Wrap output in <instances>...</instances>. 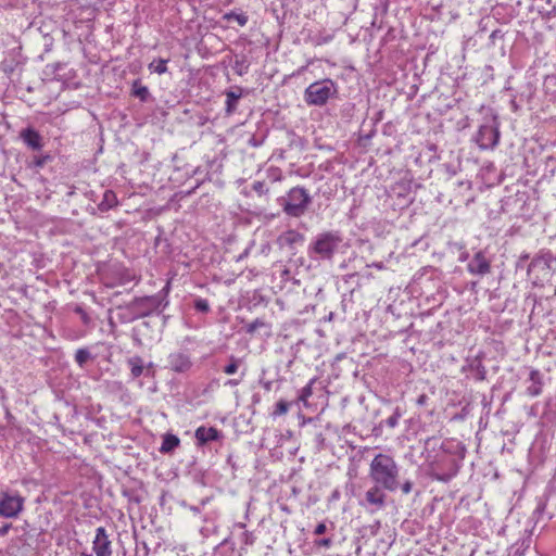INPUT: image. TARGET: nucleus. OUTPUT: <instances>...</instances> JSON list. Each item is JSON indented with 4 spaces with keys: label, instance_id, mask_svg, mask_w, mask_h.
Returning a JSON list of instances; mask_svg holds the SVG:
<instances>
[{
    "label": "nucleus",
    "instance_id": "16",
    "mask_svg": "<svg viewBox=\"0 0 556 556\" xmlns=\"http://www.w3.org/2000/svg\"><path fill=\"white\" fill-rule=\"evenodd\" d=\"M20 138L23 142L31 150L38 151L42 148V137L41 135L33 127H26L21 130Z\"/></svg>",
    "mask_w": 556,
    "mask_h": 556
},
{
    "label": "nucleus",
    "instance_id": "3",
    "mask_svg": "<svg viewBox=\"0 0 556 556\" xmlns=\"http://www.w3.org/2000/svg\"><path fill=\"white\" fill-rule=\"evenodd\" d=\"M277 201L287 216L299 218L307 212L313 199L304 187L296 186Z\"/></svg>",
    "mask_w": 556,
    "mask_h": 556
},
{
    "label": "nucleus",
    "instance_id": "27",
    "mask_svg": "<svg viewBox=\"0 0 556 556\" xmlns=\"http://www.w3.org/2000/svg\"><path fill=\"white\" fill-rule=\"evenodd\" d=\"M289 408H290V403L285 400H280L277 402L275 409L271 413V416L274 418H276L278 416L286 415L288 413Z\"/></svg>",
    "mask_w": 556,
    "mask_h": 556
},
{
    "label": "nucleus",
    "instance_id": "29",
    "mask_svg": "<svg viewBox=\"0 0 556 556\" xmlns=\"http://www.w3.org/2000/svg\"><path fill=\"white\" fill-rule=\"evenodd\" d=\"M229 361L230 363L223 368V371L227 375H233L237 372L241 361L235 356H230Z\"/></svg>",
    "mask_w": 556,
    "mask_h": 556
},
{
    "label": "nucleus",
    "instance_id": "9",
    "mask_svg": "<svg viewBox=\"0 0 556 556\" xmlns=\"http://www.w3.org/2000/svg\"><path fill=\"white\" fill-rule=\"evenodd\" d=\"M500 140L498 126L494 124H484L479 127L475 137L476 143L482 150L494 149Z\"/></svg>",
    "mask_w": 556,
    "mask_h": 556
},
{
    "label": "nucleus",
    "instance_id": "49",
    "mask_svg": "<svg viewBox=\"0 0 556 556\" xmlns=\"http://www.w3.org/2000/svg\"><path fill=\"white\" fill-rule=\"evenodd\" d=\"M510 104H511V108H513L514 112H517V111H518V109H519V106H518V104L516 103V101H515V100H511Z\"/></svg>",
    "mask_w": 556,
    "mask_h": 556
},
{
    "label": "nucleus",
    "instance_id": "19",
    "mask_svg": "<svg viewBox=\"0 0 556 556\" xmlns=\"http://www.w3.org/2000/svg\"><path fill=\"white\" fill-rule=\"evenodd\" d=\"M118 204L117 197L113 190H105L102 200L98 204V210L102 213L110 211Z\"/></svg>",
    "mask_w": 556,
    "mask_h": 556
},
{
    "label": "nucleus",
    "instance_id": "31",
    "mask_svg": "<svg viewBox=\"0 0 556 556\" xmlns=\"http://www.w3.org/2000/svg\"><path fill=\"white\" fill-rule=\"evenodd\" d=\"M194 308L200 313H208L210 312V304L206 299L197 298L193 303Z\"/></svg>",
    "mask_w": 556,
    "mask_h": 556
},
{
    "label": "nucleus",
    "instance_id": "44",
    "mask_svg": "<svg viewBox=\"0 0 556 556\" xmlns=\"http://www.w3.org/2000/svg\"><path fill=\"white\" fill-rule=\"evenodd\" d=\"M11 528H12L11 523H5L2 527H0V536L7 535Z\"/></svg>",
    "mask_w": 556,
    "mask_h": 556
},
{
    "label": "nucleus",
    "instance_id": "46",
    "mask_svg": "<svg viewBox=\"0 0 556 556\" xmlns=\"http://www.w3.org/2000/svg\"><path fill=\"white\" fill-rule=\"evenodd\" d=\"M290 277H291V271H290V269H289V268H285V269L282 270V273H281V278H282L283 280H289V279H290Z\"/></svg>",
    "mask_w": 556,
    "mask_h": 556
},
{
    "label": "nucleus",
    "instance_id": "33",
    "mask_svg": "<svg viewBox=\"0 0 556 556\" xmlns=\"http://www.w3.org/2000/svg\"><path fill=\"white\" fill-rule=\"evenodd\" d=\"M505 33L502 29H494L489 37L490 45L495 46L498 40L503 41Z\"/></svg>",
    "mask_w": 556,
    "mask_h": 556
},
{
    "label": "nucleus",
    "instance_id": "38",
    "mask_svg": "<svg viewBox=\"0 0 556 556\" xmlns=\"http://www.w3.org/2000/svg\"><path fill=\"white\" fill-rule=\"evenodd\" d=\"M414 482L410 479H405L403 482L400 481V490L403 494H409L413 491Z\"/></svg>",
    "mask_w": 556,
    "mask_h": 556
},
{
    "label": "nucleus",
    "instance_id": "42",
    "mask_svg": "<svg viewBox=\"0 0 556 556\" xmlns=\"http://www.w3.org/2000/svg\"><path fill=\"white\" fill-rule=\"evenodd\" d=\"M327 530V527L324 522H320L316 526L315 530H314V533L316 535H320V534H324Z\"/></svg>",
    "mask_w": 556,
    "mask_h": 556
},
{
    "label": "nucleus",
    "instance_id": "50",
    "mask_svg": "<svg viewBox=\"0 0 556 556\" xmlns=\"http://www.w3.org/2000/svg\"><path fill=\"white\" fill-rule=\"evenodd\" d=\"M153 368V363H149L147 367H144L146 369V375H149L150 374V370Z\"/></svg>",
    "mask_w": 556,
    "mask_h": 556
},
{
    "label": "nucleus",
    "instance_id": "23",
    "mask_svg": "<svg viewBox=\"0 0 556 556\" xmlns=\"http://www.w3.org/2000/svg\"><path fill=\"white\" fill-rule=\"evenodd\" d=\"M127 363L132 378H139L144 372L143 359L140 356H132Z\"/></svg>",
    "mask_w": 556,
    "mask_h": 556
},
{
    "label": "nucleus",
    "instance_id": "47",
    "mask_svg": "<svg viewBox=\"0 0 556 556\" xmlns=\"http://www.w3.org/2000/svg\"><path fill=\"white\" fill-rule=\"evenodd\" d=\"M241 379H229L226 382V386L236 387L240 383Z\"/></svg>",
    "mask_w": 556,
    "mask_h": 556
},
{
    "label": "nucleus",
    "instance_id": "10",
    "mask_svg": "<svg viewBox=\"0 0 556 556\" xmlns=\"http://www.w3.org/2000/svg\"><path fill=\"white\" fill-rule=\"evenodd\" d=\"M556 263V256L549 250H540L527 266L530 275L532 271H539L543 276H547L552 269V264Z\"/></svg>",
    "mask_w": 556,
    "mask_h": 556
},
{
    "label": "nucleus",
    "instance_id": "45",
    "mask_svg": "<svg viewBox=\"0 0 556 556\" xmlns=\"http://www.w3.org/2000/svg\"><path fill=\"white\" fill-rule=\"evenodd\" d=\"M427 401H428V396H427L426 394H420V395L417 397L416 403H417V405L422 406V405H425V404L427 403Z\"/></svg>",
    "mask_w": 556,
    "mask_h": 556
},
{
    "label": "nucleus",
    "instance_id": "40",
    "mask_svg": "<svg viewBox=\"0 0 556 556\" xmlns=\"http://www.w3.org/2000/svg\"><path fill=\"white\" fill-rule=\"evenodd\" d=\"M241 542L244 545H253L255 543V536H254V534L252 532L244 531L241 534Z\"/></svg>",
    "mask_w": 556,
    "mask_h": 556
},
{
    "label": "nucleus",
    "instance_id": "55",
    "mask_svg": "<svg viewBox=\"0 0 556 556\" xmlns=\"http://www.w3.org/2000/svg\"><path fill=\"white\" fill-rule=\"evenodd\" d=\"M83 556H92V555H91V554H85V553H84V554H83Z\"/></svg>",
    "mask_w": 556,
    "mask_h": 556
},
{
    "label": "nucleus",
    "instance_id": "1",
    "mask_svg": "<svg viewBox=\"0 0 556 556\" xmlns=\"http://www.w3.org/2000/svg\"><path fill=\"white\" fill-rule=\"evenodd\" d=\"M440 448L441 451L434 455L427 467V476L446 483L457 476L466 448L462 443L454 446L451 442H442Z\"/></svg>",
    "mask_w": 556,
    "mask_h": 556
},
{
    "label": "nucleus",
    "instance_id": "20",
    "mask_svg": "<svg viewBox=\"0 0 556 556\" xmlns=\"http://www.w3.org/2000/svg\"><path fill=\"white\" fill-rule=\"evenodd\" d=\"M131 96L139 99L141 102H148L151 99V93L148 87L143 86L140 79H135L132 81Z\"/></svg>",
    "mask_w": 556,
    "mask_h": 556
},
{
    "label": "nucleus",
    "instance_id": "43",
    "mask_svg": "<svg viewBox=\"0 0 556 556\" xmlns=\"http://www.w3.org/2000/svg\"><path fill=\"white\" fill-rule=\"evenodd\" d=\"M530 258V255L528 253H523L519 256L517 262V267H522L523 264Z\"/></svg>",
    "mask_w": 556,
    "mask_h": 556
},
{
    "label": "nucleus",
    "instance_id": "7",
    "mask_svg": "<svg viewBox=\"0 0 556 556\" xmlns=\"http://www.w3.org/2000/svg\"><path fill=\"white\" fill-rule=\"evenodd\" d=\"M24 497L20 494H12L8 491L0 492V516L4 518H16L24 509Z\"/></svg>",
    "mask_w": 556,
    "mask_h": 556
},
{
    "label": "nucleus",
    "instance_id": "17",
    "mask_svg": "<svg viewBox=\"0 0 556 556\" xmlns=\"http://www.w3.org/2000/svg\"><path fill=\"white\" fill-rule=\"evenodd\" d=\"M195 440L199 446H203L212 441H217L222 438V433L215 427H204L201 426L195 430L194 433Z\"/></svg>",
    "mask_w": 556,
    "mask_h": 556
},
{
    "label": "nucleus",
    "instance_id": "22",
    "mask_svg": "<svg viewBox=\"0 0 556 556\" xmlns=\"http://www.w3.org/2000/svg\"><path fill=\"white\" fill-rule=\"evenodd\" d=\"M469 370L475 372L477 381H484L486 378V369L480 356L475 357L468 365Z\"/></svg>",
    "mask_w": 556,
    "mask_h": 556
},
{
    "label": "nucleus",
    "instance_id": "25",
    "mask_svg": "<svg viewBox=\"0 0 556 556\" xmlns=\"http://www.w3.org/2000/svg\"><path fill=\"white\" fill-rule=\"evenodd\" d=\"M167 62L166 59H157L153 60L149 65L148 68L151 73H156L159 75H162L167 72Z\"/></svg>",
    "mask_w": 556,
    "mask_h": 556
},
{
    "label": "nucleus",
    "instance_id": "15",
    "mask_svg": "<svg viewBox=\"0 0 556 556\" xmlns=\"http://www.w3.org/2000/svg\"><path fill=\"white\" fill-rule=\"evenodd\" d=\"M167 363L168 367L175 372H186L192 365L190 357L182 352L170 353Z\"/></svg>",
    "mask_w": 556,
    "mask_h": 556
},
{
    "label": "nucleus",
    "instance_id": "8",
    "mask_svg": "<svg viewBox=\"0 0 556 556\" xmlns=\"http://www.w3.org/2000/svg\"><path fill=\"white\" fill-rule=\"evenodd\" d=\"M388 492L384 488L374 483L364 495V500L361 501V506L365 507L370 513L382 509L386 506Z\"/></svg>",
    "mask_w": 556,
    "mask_h": 556
},
{
    "label": "nucleus",
    "instance_id": "51",
    "mask_svg": "<svg viewBox=\"0 0 556 556\" xmlns=\"http://www.w3.org/2000/svg\"><path fill=\"white\" fill-rule=\"evenodd\" d=\"M264 388H265L266 390H270V388H271V382H270V381L265 382V383H264Z\"/></svg>",
    "mask_w": 556,
    "mask_h": 556
},
{
    "label": "nucleus",
    "instance_id": "5",
    "mask_svg": "<svg viewBox=\"0 0 556 556\" xmlns=\"http://www.w3.org/2000/svg\"><path fill=\"white\" fill-rule=\"evenodd\" d=\"M342 236L339 231H325L319 233L309 245L311 255L320 260H331L342 243Z\"/></svg>",
    "mask_w": 556,
    "mask_h": 556
},
{
    "label": "nucleus",
    "instance_id": "36",
    "mask_svg": "<svg viewBox=\"0 0 556 556\" xmlns=\"http://www.w3.org/2000/svg\"><path fill=\"white\" fill-rule=\"evenodd\" d=\"M400 417H401V413H400L399 408H396V409L394 410V413H393L390 417H388V418L386 419V425H387L388 427H390V428H394V427H396V426H397V424H399V419H400Z\"/></svg>",
    "mask_w": 556,
    "mask_h": 556
},
{
    "label": "nucleus",
    "instance_id": "48",
    "mask_svg": "<svg viewBox=\"0 0 556 556\" xmlns=\"http://www.w3.org/2000/svg\"><path fill=\"white\" fill-rule=\"evenodd\" d=\"M435 443H437V439L435 438H428L426 440V446L432 445L434 447Z\"/></svg>",
    "mask_w": 556,
    "mask_h": 556
},
{
    "label": "nucleus",
    "instance_id": "32",
    "mask_svg": "<svg viewBox=\"0 0 556 556\" xmlns=\"http://www.w3.org/2000/svg\"><path fill=\"white\" fill-rule=\"evenodd\" d=\"M74 313H76L80 317L84 325L87 326L90 324L91 318L81 305H76L74 307Z\"/></svg>",
    "mask_w": 556,
    "mask_h": 556
},
{
    "label": "nucleus",
    "instance_id": "13",
    "mask_svg": "<svg viewBox=\"0 0 556 556\" xmlns=\"http://www.w3.org/2000/svg\"><path fill=\"white\" fill-rule=\"evenodd\" d=\"M92 548L97 556H112L111 541L103 527L97 528Z\"/></svg>",
    "mask_w": 556,
    "mask_h": 556
},
{
    "label": "nucleus",
    "instance_id": "34",
    "mask_svg": "<svg viewBox=\"0 0 556 556\" xmlns=\"http://www.w3.org/2000/svg\"><path fill=\"white\" fill-rule=\"evenodd\" d=\"M314 383V380H311V382L308 384H306L302 390H301V394L299 396V401H302V402H306V400L312 396L313 394V386Z\"/></svg>",
    "mask_w": 556,
    "mask_h": 556
},
{
    "label": "nucleus",
    "instance_id": "18",
    "mask_svg": "<svg viewBox=\"0 0 556 556\" xmlns=\"http://www.w3.org/2000/svg\"><path fill=\"white\" fill-rule=\"evenodd\" d=\"M530 384L527 387V394L529 396H539L542 393V375L538 369H531L529 374Z\"/></svg>",
    "mask_w": 556,
    "mask_h": 556
},
{
    "label": "nucleus",
    "instance_id": "30",
    "mask_svg": "<svg viewBox=\"0 0 556 556\" xmlns=\"http://www.w3.org/2000/svg\"><path fill=\"white\" fill-rule=\"evenodd\" d=\"M224 18L230 21L235 18L240 26H245L248 23V16L245 14H237L236 12H229L224 15Z\"/></svg>",
    "mask_w": 556,
    "mask_h": 556
},
{
    "label": "nucleus",
    "instance_id": "52",
    "mask_svg": "<svg viewBox=\"0 0 556 556\" xmlns=\"http://www.w3.org/2000/svg\"><path fill=\"white\" fill-rule=\"evenodd\" d=\"M141 326L146 327V328H150V323L149 321H142Z\"/></svg>",
    "mask_w": 556,
    "mask_h": 556
},
{
    "label": "nucleus",
    "instance_id": "53",
    "mask_svg": "<svg viewBox=\"0 0 556 556\" xmlns=\"http://www.w3.org/2000/svg\"><path fill=\"white\" fill-rule=\"evenodd\" d=\"M236 527L240 528V529H244L245 528V525L242 523V522H239L236 525Z\"/></svg>",
    "mask_w": 556,
    "mask_h": 556
},
{
    "label": "nucleus",
    "instance_id": "54",
    "mask_svg": "<svg viewBox=\"0 0 556 556\" xmlns=\"http://www.w3.org/2000/svg\"><path fill=\"white\" fill-rule=\"evenodd\" d=\"M131 501H135L136 503L140 502L139 497H134V498H131Z\"/></svg>",
    "mask_w": 556,
    "mask_h": 556
},
{
    "label": "nucleus",
    "instance_id": "4",
    "mask_svg": "<svg viewBox=\"0 0 556 556\" xmlns=\"http://www.w3.org/2000/svg\"><path fill=\"white\" fill-rule=\"evenodd\" d=\"M169 286L167 285L161 292L151 296L136 298L130 302V308L135 309L138 318L149 316L153 313L161 314L162 309L168 305L167 293Z\"/></svg>",
    "mask_w": 556,
    "mask_h": 556
},
{
    "label": "nucleus",
    "instance_id": "37",
    "mask_svg": "<svg viewBox=\"0 0 556 556\" xmlns=\"http://www.w3.org/2000/svg\"><path fill=\"white\" fill-rule=\"evenodd\" d=\"M264 326L265 323L262 319L256 318L255 320L247 325V332L254 333L258 328Z\"/></svg>",
    "mask_w": 556,
    "mask_h": 556
},
{
    "label": "nucleus",
    "instance_id": "35",
    "mask_svg": "<svg viewBox=\"0 0 556 556\" xmlns=\"http://www.w3.org/2000/svg\"><path fill=\"white\" fill-rule=\"evenodd\" d=\"M49 161H51V156L49 154L35 155L33 159V165L35 167H43Z\"/></svg>",
    "mask_w": 556,
    "mask_h": 556
},
{
    "label": "nucleus",
    "instance_id": "26",
    "mask_svg": "<svg viewBox=\"0 0 556 556\" xmlns=\"http://www.w3.org/2000/svg\"><path fill=\"white\" fill-rule=\"evenodd\" d=\"M91 358L92 355L88 349H78L75 353V361L80 367H84Z\"/></svg>",
    "mask_w": 556,
    "mask_h": 556
},
{
    "label": "nucleus",
    "instance_id": "6",
    "mask_svg": "<svg viewBox=\"0 0 556 556\" xmlns=\"http://www.w3.org/2000/svg\"><path fill=\"white\" fill-rule=\"evenodd\" d=\"M337 93V84L332 79L326 78L311 84L304 91V100L307 105L323 106Z\"/></svg>",
    "mask_w": 556,
    "mask_h": 556
},
{
    "label": "nucleus",
    "instance_id": "24",
    "mask_svg": "<svg viewBox=\"0 0 556 556\" xmlns=\"http://www.w3.org/2000/svg\"><path fill=\"white\" fill-rule=\"evenodd\" d=\"M117 311V316L121 323H130L138 319L137 315L135 314V309L130 308V303L126 305H118Z\"/></svg>",
    "mask_w": 556,
    "mask_h": 556
},
{
    "label": "nucleus",
    "instance_id": "12",
    "mask_svg": "<svg viewBox=\"0 0 556 556\" xmlns=\"http://www.w3.org/2000/svg\"><path fill=\"white\" fill-rule=\"evenodd\" d=\"M471 275L484 276L491 273V261L483 251H478L467 265Z\"/></svg>",
    "mask_w": 556,
    "mask_h": 556
},
{
    "label": "nucleus",
    "instance_id": "39",
    "mask_svg": "<svg viewBox=\"0 0 556 556\" xmlns=\"http://www.w3.org/2000/svg\"><path fill=\"white\" fill-rule=\"evenodd\" d=\"M252 189L258 194L263 195L268 192V189L266 188V185L264 181H254L252 185Z\"/></svg>",
    "mask_w": 556,
    "mask_h": 556
},
{
    "label": "nucleus",
    "instance_id": "11",
    "mask_svg": "<svg viewBox=\"0 0 556 556\" xmlns=\"http://www.w3.org/2000/svg\"><path fill=\"white\" fill-rule=\"evenodd\" d=\"M304 241L305 237L303 233L293 229H289L279 235L276 242L279 249H287L289 254L294 256L296 254V248L302 245Z\"/></svg>",
    "mask_w": 556,
    "mask_h": 556
},
{
    "label": "nucleus",
    "instance_id": "2",
    "mask_svg": "<svg viewBox=\"0 0 556 556\" xmlns=\"http://www.w3.org/2000/svg\"><path fill=\"white\" fill-rule=\"evenodd\" d=\"M400 470L399 464L391 455L379 453L369 465L368 477L372 483L388 492H396L400 488Z\"/></svg>",
    "mask_w": 556,
    "mask_h": 556
},
{
    "label": "nucleus",
    "instance_id": "28",
    "mask_svg": "<svg viewBox=\"0 0 556 556\" xmlns=\"http://www.w3.org/2000/svg\"><path fill=\"white\" fill-rule=\"evenodd\" d=\"M540 13L544 18L551 20L556 16V5L552 3V0H547L546 7Z\"/></svg>",
    "mask_w": 556,
    "mask_h": 556
},
{
    "label": "nucleus",
    "instance_id": "14",
    "mask_svg": "<svg viewBox=\"0 0 556 556\" xmlns=\"http://www.w3.org/2000/svg\"><path fill=\"white\" fill-rule=\"evenodd\" d=\"M244 94V89L240 86H233L230 89L225 91L226 101H225V114L226 116L232 115L237 109L240 99Z\"/></svg>",
    "mask_w": 556,
    "mask_h": 556
},
{
    "label": "nucleus",
    "instance_id": "21",
    "mask_svg": "<svg viewBox=\"0 0 556 556\" xmlns=\"http://www.w3.org/2000/svg\"><path fill=\"white\" fill-rule=\"evenodd\" d=\"M180 444V440L177 435L172 433H166L163 437V441L160 447V452L162 454H170L177 448Z\"/></svg>",
    "mask_w": 556,
    "mask_h": 556
},
{
    "label": "nucleus",
    "instance_id": "41",
    "mask_svg": "<svg viewBox=\"0 0 556 556\" xmlns=\"http://www.w3.org/2000/svg\"><path fill=\"white\" fill-rule=\"evenodd\" d=\"M317 546L329 548L332 544V540L330 538L320 539L315 542Z\"/></svg>",
    "mask_w": 556,
    "mask_h": 556
}]
</instances>
